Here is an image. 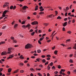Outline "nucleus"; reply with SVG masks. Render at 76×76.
<instances>
[{"instance_id": "obj_49", "label": "nucleus", "mask_w": 76, "mask_h": 76, "mask_svg": "<svg viewBox=\"0 0 76 76\" xmlns=\"http://www.w3.org/2000/svg\"><path fill=\"white\" fill-rule=\"evenodd\" d=\"M67 20V18H66L64 19V21H66Z\"/></svg>"}, {"instance_id": "obj_45", "label": "nucleus", "mask_w": 76, "mask_h": 76, "mask_svg": "<svg viewBox=\"0 0 76 76\" xmlns=\"http://www.w3.org/2000/svg\"><path fill=\"white\" fill-rule=\"evenodd\" d=\"M38 42L39 44L40 45H41V41H40L38 40Z\"/></svg>"}, {"instance_id": "obj_4", "label": "nucleus", "mask_w": 76, "mask_h": 76, "mask_svg": "<svg viewBox=\"0 0 76 76\" xmlns=\"http://www.w3.org/2000/svg\"><path fill=\"white\" fill-rule=\"evenodd\" d=\"M38 22L37 21H34L31 23V25H38Z\"/></svg>"}, {"instance_id": "obj_38", "label": "nucleus", "mask_w": 76, "mask_h": 76, "mask_svg": "<svg viewBox=\"0 0 76 76\" xmlns=\"http://www.w3.org/2000/svg\"><path fill=\"white\" fill-rule=\"evenodd\" d=\"M67 33H68V34H70L71 33H72V32H71L70 31H67Z\"/></svg>"}, {"instance_id": "obj_39", "label": "nucleus", "mask_w": 76, "mask_h": 76, "mask_svg": "<svg viewBox=\"0 0 76 76\" xmlns=\"http://www.w3.org/2000/svg\"><path fill=\"white\" fill-rule=\"evenodd\" d=\"M41 57L42 58H45V56L42 55L41 56Z\"/></svg>"}, {"instance_id": "obj_55", "label": "nucleus", "mask_w": 76, "mask_h": 76, "mask_svg": "<svg viewBox=\"0 0 76 76\" xmlns=\"http://www.w3.org/2000/svg\"><path fill=\"white\" fill-rule=\"evenodd\" d=\"M65 16H67V13L66 12V13L65 14Z\"/></svg>"}, {"instance_id": "obj_61", "label": "nucleus", "mask_w": 76, "mask_h": 76, "mask_svg": "<svg viewBox=\"0 0 76 76\" xmlns=\"http://www.w3.org/2000/svg\"><path fill=\"white\" fill-rule=\"evenodd\" d=\"M33 15H37V12H34L33 14Z\"/></svg>"}, {"instance_id": "obj_28", "label": "nucleus", "mask_w": 76, "mask_h": 76, "mask_svg": "<svg viewBox=\"0 0 76 76\" xmlns=\"http://www.w3.org/2000/svg\"><path fill=\"white\" fill-rule=\"evenodd\" d=\"M24 70H20V73H24Z\"/></svg>"}, {"instance_id": "obj_53", "label": "nucleus", "mask_w": 76, "mask_h": 76, "mask_svg": "<svg viewBox=\"0 0 76 76\" xmlns=\"http://www.w3.org/2000/svg\"><path fill=\"white\" fill-rule=\"evenodd\" d=\"M3 70V68H1L0 69V72H2Z\"/></svg>"}, {"instance_id": "obj_19", "label": "nucleus", "mask_w": 76, "mask_h": 76, "mask_svg": "<svg viewBox=\"0 0 76 76\" xmlns=\"http://www.w3.org/2000/svg\"><path fill=\"white\" fill-rule=\"evenodd\" d=\"M46 57H47L49 58V57H51V55H47L46 56Z\"/></svg>"}, {"instance_id": "obj_16", "label": "nucleus", "mask_w": 76, "mask_h": 76, "mask_svg": "<svg viewBox=\"0 0 76 76\" xmlns=\"http://www.w3.org/2000/svg\"><path fill=\"white\" fill-rule=\"evenodd\" d=\"M31 27V25H30V24H27L26 26V28H27V27Z\"/></svg>"}, {"instance_id": "obj_52", "label": "nucleus", "mask_w": 76, "mask_h": 76, "mask_svg": "<svg viewBox=\"0 0 76 76\" xmlns=\"http://www.w3.org/2000/svg\"><path fill=\"white\" fill-rule=\"evenodd\" d=\"M55 48H56V46H54L53 47H52V48L53 50H54Z\"/></svg>"}, {"instance_id": "obj_5", "label": "nucleus", "mask_w": 76, "mask_h": 76, "mask_svg": "<svg viewBox=\"0 0 76 76\" xmlns=\"http://www.w3.org/2000/svg\"><path fill=\"white\" fill-rule=\"evenodd\" d=\"M6 54H7V52H6V51L3 52L1 53V55L2 56H3L4 55H6Z\"/></svg>"}, {"instance_id": "obj_18", "label": "nucleus", "mask_w": 76, "mask_h": 76, "mask_svg": "<svg viewBox=\"0 0 76 76\" xmlns=\"http://www.w3.org/2000/svg\"><path fill=\"white\" fill-rule=\"evenodd\" d=\"M53 14L50 15L48 16V18H52V16H53Z\"/></svg>"}, {"instance_id": "obj_41", "label": "nucleus", "mask_w": 76, "mask_h": 76, "mask_svg": "<svg viewBox=\"0 0 76 76\" xmlns=\"http://www.w3.org/2000/svg\"><path fill=\"white\" fill-rule=\"evenodd\" d=\"M34 56H38V54L37 53H34Z\"/></svg>"}, {"instance_id": "obj_3", "label": "nucleus", "mask_w": 76, "mask_h": 76, "mask_svg": "<svg viewBox=\"0 0 76 76\" xmlns=\"http://www.w3.org/2000/svg\"><path fill=\"white\" fill-rule=\"evenodd\" d=\"M7 12H8V10H5L3 14L2 15V17L3 18H4V17L6 16V15L4 14H6Z\"/></svg>"}, {"instance_id": "obj_63", "label": "nucleus", "mask_w": 76, "mask_h": 76, "mask_svg": "<svg viewBox=\"0 0 76 76\" xmlns=\"http://www.w3.org/2000/svg\"><path fill=\"white\" fill-rule=\"evenodd\" d=\"M39 9H42V6L39 7Z\"/></svg>"}, {"instance_id": "obj_44", "label": "nucleus", "mask_w": 76, "mask_h": 76, "mask_svg": "<svg viewBox=\"0 0 76 76\" xmlns=\"http://www.w3.org/2000/svg\"><path fill=\"white\" fill-rule=\"evenodd\" d=\"M22 27L23 28H26V26H25V25H23V26H22Z\"/></svg>"}, {"instance_id": "obj_26", "label": "nucleus", "mask_w": 76, "mask_h": 76, "mask_svg": "<svg viewBox=\"0 0 76 76\" xmlns=\"http://www.w3.org/2000/svg\"><path fill=\"white\" fill-rule=\"evenodd\" d=\"M11 39H12V40H14L15 39V38H14V37H11Z\"/></svg>"}, {"instance_id": "obj_9", "label": "nucleus", "mask_w": 76, "mask_h": 76, "mask_svg": "<svg viewBox=\"0 0 76 76\" xmlns=\"http://www.w3.org/2000/svg\"><path fill=\"white\" fill-rule=\"evenodd\" d=\"M20 58L21 59H22V60H23V59L24 57H23V55H21L20 56Z\"/></svg>"}, {"instance_id": "obj_22", "label": "nucleus", "mask_w": 76, "mask_h": 76, "mask_svg": "<svg viewBox=\"0 0 76 76\" xmlns=\"http://www.w3.org/2000/svg\"><path fill=\"white\" fill-rule=\"evenodd\" d=\"M44 25H45V26H47L49 24L48 23H44Z\"/></svg>"}, {"instance_id": "obj_7", "label": "nucleus", "mask_w": 76, "mask_h": 76, "mask_svg": "<svg viewBox=\"0 0 76 76\" xmlns=\"http://www.w3.org/2000/svg\"><path fill=\"white\" fill-rule=\"evenodd\" d=\"M26 8H28V7L26 6H24L23 7H22V9L23 10H26Z\"/></svg>"}, {"instance_id": "obj_62", "label": "nucleus", "mask_w": 76, "mask_h": 76, "mask_svg": "<svg viewBox=\"0 0 76 76\" xmlns=\"http://www.w3.org/2000/svg\"><path fill=\"white\" fill-rule=\"evenodd\" d=\"M42 39H43L42 38H41L39 39V40L41 41H42Z\"/></svg>"}, {"instance_id": "obj_27", "label": "nucleus", "mask_w": 76, "mask_h": 76, "mask_svg": "<svg viewBox=\"0 0 76 76\" xmlns=\"http://www.w3.org/2000/svg\"><path fill=\"white\" fill-rule=\"evenodd\" d=\"M34 34H35V32L34 31L31 34V35L33 36L34 35Z\"/></svg>"}, {"instance_id": "obj_34", "label": "nucleus", "mask_w": 76, "mask_h": 76, "mask_svg": "<svg viewBox=\"0 0 76 76\" xmlns=\"http://www.w3.org/2000/svg\"><path fill=\"white\" fill-rule=\"evenodd\" d=\"M61 72H65V69H61Z\"/></svg>"}, {"instance_id": "obj_51", "label": "nucleus", "mask_w": 76, "mask_h": 76, "mask_svg": "<svg viewBox=\"0 0 76 76\" xmlns=\"http://www.w3.org/2000/svg\"><path fill=\"white\" fill-rule=\"evenodd\" d=\"M63 31H65V28L63 27Z\"/></svg>"}, {"instance_id": "obj_13", "label": "nucleus", "mask_w": 76, "mask_h": 76, "mask_svg": "<svg viewBox=\"0 0 76 76\" xmlns=\"http://www.w3.org/2000/svg\"><path fill=\"white\" fill-rule=\"evenodd\" d=\"M37 51L38 53H40L41 52V51L40 50H37Z\"/></svg>"}, {"instance_id": "obj_15", "label": "nucleus", "mask_w": 76, "mask_h": 76, "mask_svg": "<svg viewBox=\"0 0 76 76\" xmlns=\"http://www.w3.org/2000/svg\"><path fill=\"white\" fill-rule=\"evenodd\" d=\"M57 19H61V17L60 16H58L57 18Z\"/></svg>"}, {"instance_id": "obj_46", "label": "nucleus", "mask_w": 76, "mask_h": 76, "mask_svg": "<svg viewBox=\"0 0 76 76\" xmlns=\"http://www.w3.org/2000/svg\"><path fill=\"white\" fill-rule=\"evenodd\" d=\"M55 13L56 15H57L58 14V12H57V11H55Z\"/></svg>"}, {"instance_id": "obj_54", "label": "nucleus", "mask_w": 76, "mask_h": 76, "mask_svg": "<svg viewBox=\"0 0 76 76\" xmlns=\"http://www.w3.org/2000/svg\"><path fill=\"white\" fill-rule=\"evenodd\" d=\"M48 64V62H47L45 63V65H47V64Z\"/></svg>"}, {"instance_id": "obj_35", "label": "nucleus", "mask_w": 76, "mask_h": 76, "mask_svg": "<svg viewBox=\"0 0 76 76\" xmlns=\"http://www.w3.org/2000/svg\"><path fill=\"white\" fill-rule=\"evenodd\" d=\"M69 41H70V39H69L66 40V42H69Z\"/></svg>"}, {"instance_id": "obj_59", "label": "nucleus", "mask_w": 76, "mask_h": 76, "mask_svg": "<svg viewBox=\"0 0 76 76\" xmlns=\"http://www.w3.org/2000/svg\"><path fill=\"white\" fill-rule=\"evenodd\" d=\"M35 56H32L31 57V58H35Z\"/></svg>"}, {"instance_id": "obj_1", "label": "nucleus", "mask_w": 76, "mask_h": 76, "mask_svg": "<svg viewBox=\"0 0 76 76\" xmlns=\"http://www.w3.org/2000/svg\"><path fill=\"white\" fill-rule=\"evenodd\" d=\"M13 50V48H8V51L7 52V54H10V53H12V50Z\"/></svg>"}, {"instance_id": "obj_31", "label": "nucleus", "mask_w": 76, "mask_h": 76, "mask_svg": "<svg viewBox=\"0 0 76 76\" xmlns=\"http://www.w3.org/2000/svg\"><path fill=\"white\" fill-rule=\"evenodd\" d=\"M13 8V6H12L10 7V9H12V8Z\"/></svg>"}, {"instance_id": "obj_48", "label": "nucleus", "mask_w": 76, "mask_h": 76, "mask_svg": "<svg viewBox=\"0 0 76 76\" xmlns=\"http://www.w3.org/2000/svg\"><path fill=\"white\" fill-rule=\"evenodd\" d=\"M55 74H57L58 73V71H56V72H54Z\"/></svg>"}, {"instance_id": "obj_25", "label": "nucleus", "mask_w": 76, "mask_h": 76, "mask_svg": "<svg viewBox=\"0 0 76 76\" xmlns=\"http://www.w3.org/2000/svg\"><path fill=\"white\" fill-rule=\"evenodd\" d=\"M57 52H58V51L57 50H55L54 51V54H57Z\"/></svg>"}, {"instance_id": "obj_21", "label": "nucleus", "mask_w": 76, "mask_h": 76, "mask_svg": "<svg viewBox=\"0 0 76 76\" xmlns=\"http://www.w3.org/2000/svg\"><path fill=\"white\" fill-rule=\"evenodd\" d=\"M42 61L44 63L46 62V61H45V60L44 59H42Z\"/></svg>"}, {"instance_id": "obj_8", "label": "nucleus", "mask_w": 76, "mask_h": 76, "mask_svg": "<svg viewBox=\"0 0 76 76\" xmlns=\"http://www.w3.org/2000/svg\"><path fill=\"white\" fill-rule=\"evenodd\" d=\"M13 55H11L10 56V57H9L8 58V59H9V58H13V57H14V56H13Z\"/></svg>"}, {"instance_id": "obj_11", "label": "nucleus", "mask_w": 76, "mask_h": 76, "mask_svg": "<svg viewBox=\"0 0 76 76\" xmlns=\"http://www.w3.org/2000/svg\"><path fill=\"white\" fill-rule=\"evenodd\" d=\"M11 71H12V69L11 68H9L8 70V72L10 73V72H11Z\"/></svg>"}, {"instance_id": "obj_14", "label": "nucleus", "mask_w": 76, "mask_h": 76, "mask_svg": "<svg viewBox=\"0 0 76 76\" xmlns=\"http://www.w3.org/2000/svg\"><path fill=\"white\" fill-rule=\"evenodd\" d=\"M18 24H15L14 26V28H16V27H17V26H18Z\"/></svg>"}, {"instance_id": "obj_30", "label": "nucleus", "mask_w": 76, "mask_h": 76, "mask_svg": "<svg viewBox=\"0 0 76 76\" xmlns=\"http://www.w3.org/2000/svg\"><path fill=\"white\" fill-rule=\"evenodd\" d=\"M61 66H60V65H58V69H61Z\"/></svg>"}, {"instance_id": "obj_17", "label": "nucleus", "mask_w": 76, "mask_h": 76, "mask_svg": "<svg viewBox=\"0 0 76 76\" xmlns=\"http://www.w3.org/2000/svg\"><path fill=\"white\" fill-rule=\"evenodd\" d=\"M48 70H50V64H49L48 66H47Z\"/></svg>"}, {"instance_id": "obj_33", "label": "nucleus", "mask_w": 76, "mask_h": 76, "mask_svg": "<svg viewBox=\"0 0 76 76\" xmlns=\"http://www.w3.org/2000/svg\"><path fill=\"white\" fill-rule=\"evenodd\" d=\"M38 75H39V76H42V75H41L40 73H38Z\"/></svg>"}, {"instance_id": "obj_37", "label": "nucleus", "mask_w": 76, "mask_h": 76, "mask_svg": "<svg viewBox=\"0 0 76 76\" xmlns=\"http://www.w3.org/2000/svg\"><path fill=\"white\" fill-rule=\"evenodd\" d=\"M66 9L67 10H68L69 9V7H66Z\"/></svg>"}, {"instance_id": "obj_42", "label": "nucleus", "mask_w": 76, "mask_h": 76, "mask_svg": "<svg viewBox=\"0 0 76 76\" xmlns=\"http://www.w3.org/2000/svg\"><path fill=\"white\" fill-rule=\"evenodd\" d=\"M44 10L43 8H42V9H41L40 10V12H42V11H44Z\"/></svg>"}, {"instance_id": "obj_6", "label": "nucleus", "mask_w": 76, "mask_h": 76, "mask_svg": "<svg viewBox=\"0 0 76 76\" xmlns=\"http://www.w3.org/2000/svg\"><path fill=\"white\" fill-rule=\"evenodd\" d=\"M67 22H65L63 24V26L64 27H65L66 26H67Z\"/></svg>"}, {"instance_id": "obj_36", "label": "nucleus", "mask_w": 76, "mask_h": 76, "mask_svg": "<svg viewBox=\"0 0 76 76\" xmlns=\"http://www.w3.org/2000/svg\"><path fill=\"white\" fill-rule=\"evenodd\" d=\"M16 6H14L13 7V10H15V9H16Z\"/></svg>"}, {"instance_id": "obj_57", "label": "nucleus", "mask_w": 76, "mask_h": 76, "mask_svg": "<svg viewBox=\"0 0 76 76\" xmlns=\"http://www.w3.org/2000/svg\"><path fill=\"white\" fill-rule=\"evenodd\" d=\"M67 73L69 74V75H70V72L69 71H68L67 72Z\"/></svg>"}, {"instance_id": "obj_20", "label": "nucleus", "mask_w": 76, "mask_h": 76, "mask_svg": "<svg viewBox=\"0 0 76 76\" xmlns=\"http://www.w3.org/2000/svg\"><path fill=\"white\" fill-rule=\"evenodd\" d=\"M25 22L24 21H23L21 23L22 25H23V24H25Z\"/></svg>"}, {"instance_id": "obj_43", "label": "nucleus", "mask_w": 76, "mask_h": 76, "mask_svg": "<svg viewBox=\"0 0 76 76\" xmlns=\"http://www.w3.org/2000/svg\"><path fill=\"white\" fill-rule=\"evenodd\" d=\"M56 69V67L54 66H53V67H52V69Z\"/></svg>"}, {"instance_id": "obj_2", "label": "nucleus", "mask_w": 76, "mask_h": 76, "mask_svg": "<svg viewBox=\"0 0 76 76\" xmlns=\"http://www.w3.org/2000/svg\"><path fill=\"white\" fill-rule=\"evenodd\" d=\"M32 45L30 44H27L25 46V48H27L28 49V48H31V47Z\"/></svg>"}, {"instance_id": "obj_40", "label": "nucleus", "mask_w": 76, "mask_h": 76, "mask_svg": "<svg viewBox=\"0 0 76 76\" xmlns=\"http://www.w3.org/2000/svg\"><path fill=\"white\" fill-rule=\"evenodd\" d=\"M44 12H41L39 13L40 15H41V14H44Z\"/></svg>"}, {"instance_id": "obj_12", "label": "nucleus", "mask_w": 76, "mask_h": 76, "mask_svg": "<svg viewBox=\"0 0 76 76\" xmlns=\"http://www.w3.org/2000/svg\"><path fill=\"white\" fill-rule=\"evenodd\" d=\"M18 71H19V69H17V70H15V71L14 72V73H18Z\"/></svg>"}, {"instance_id": "obj_58", "label": "nucleus", "mask_w": 76, "mask_h": 76, "mask_svg": "<svg viewBox=\"0 0 76 76\" xmlns=\"http://www.w3.org/2000/svg\"><path fill=\"white\" fill-rule=\"evenodd\" d=\"M47 60H50V58H47Z\"/></svg>"}, {"instance_id": "obj_47", "label": "nucleus", "mask_w": 76, "mask_h": 76, "mask_svg": "<svg viewBox=\"0 0 76 76\" xmlns=\"http://www.w3.org/2000/svg\"><path fill=\"white\" fill-rule=\"evenodd\" d=\"M69 61L70 63H73V60H72V59H70Z\"/></svg>"}, {"instance_id": "obj_64", "label": "nucleus", "mask_w": 76, "mask_h": 76, "mask_svg": "<svg viewBox=\"0 0 76 76\" xmlns=\"http://www.w3.org/2000/svg\"><path fill=\"white\" fill-rule=\"evenodd\" d=\"M39 6H41V2H40L39 3Z\"/></svg>"}, {"instance_id": "obj_23", "label": "nucleus", "mask_w": 76, "mask_h": 76, "mask_svg": "<svg viewBox=\"0 0 76 76\" xmlns=\"http://www.w3.org/2000/svg\"><path fill=\"white\" fill-rule=\"evenodd\" d=\"M55 32H56V31H54L53 33L51 36H50V37H52V36H53V34L55 33Z\"/></svg>"}, {"instance_id": "obj_56", "label": "nucleus", "mask_w": 76, "mask_h": 76, "mask_svg": "<svg viewBox=\"0 0 76 76\" xmlns=\"http://www.w3.org/2000/svg\"><path fill=\"white\" fill-rule=\"evenodd\" d=\"M19 37H23V36H22V35H21L20 34L19 35Z\"/></svg>"}, {"instance_id": "obj_60", "label": "nucleus", "mask_w": 76, "mask_h": 76, "mask_svg": "<svg viewBox=\"0 0 76 76\" xmlns=\"http://www.w3.org/2000/svg\"><path fill=\"white\" fill-rule=\"evenodd\" d=\"M30 76H34V74H33L32 73H31L30 74Z\"/></svg>"}, {"instance_id": "obj_50", "label": "nucleus", "mask_w": 76, "mask_h": 76, "mask_svg": "<svg viewBox=\"0 0 76 76\" xmlns=\"http://www.w3.org/2000/svg\"><path fill=\"white\" fill-rule=\"evenodd\" d=\"M33 31H34V30H32V29H31L30 30L29 32H33Z\"/></svg>"}, {"instance_id": "obj_24", "label": "nucleus", "mask_w": 76, "mask_h": 76, "mask_svg": "<svg viewBox=\"0 0 76 76\" xmlns=\"http://www.w3.org/2000/svg\"><path fill=\"white\" fill-rule=\"evenodd\" d=\"M40 59L39 58H37L36 59V60H37V61H38V62H39V61H40L39 60Z\"/></svg>"}, {"instance_id": "obj_32", "label": "nucleus", "mask_w": 76, "mask_h": 76, "mask_svg": "<svg viewBox=\"0 0 76 76\" xmlns=\"http://www.w3.org/2000/svg\"><path fill=\"white\" fill-rule=\"evenodd\" d=\"M13 42H15V43H16V42H17V41L16 40H14Z\"/></svg>"}, {"instance_id": "obj_10", "label": "nucleus", "mask_w": 76, "mask_h": 76, "mask_svg": "<svg viewBox=\"0 0 76 76\" xmlns=\"http://www.w3.org/2000/svg\"><path fill=\"white\" fill-rule=\"evenodd\" d=\"M5 4L6 5V6H9V3L8 2H6L5 3Z\"/></svg>"}, {"instance_id": "obj_29", "label": "nucleus", "mask_w": 76, "mask_h": 76, "mask_svg": "<svg viewBox=\"0 0 76 76\" xmlns=\"http://www.w3.org/2000/svg\"><path fill=\"white\" fill-rule=\"evenodd\" d=\"M53 65V63L51 62L50 63V66H52Z\"/></svg>"}]
</instances>
